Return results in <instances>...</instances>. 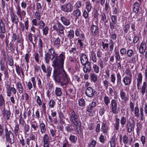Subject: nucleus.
<instances>
[{
  "label": "nucleus",
  "instance_id": "obj_3",
  "mask_svg": "<svg viewBox=\"0 0 147 147\" xmlns=\"http://www.w3.org/2000/svg\"><path fill=\"white\" fill-rule=\"evenodd\" d=\"M117 93L116 91L114 92V95L115 96L114 99H112L111 101L110 108L112 112L114 114L117 113Z\"/></svg>",
  "mask_w": 147,
  "mask_h": 147
},
{
  "label": "nucleus",
  "instance_id": "obj_30",
  "mask_svg": "<svg viewBox=\"0 0 147 147\" xmlns=\"http://www.w3.org/2000/svg\"><path fill=\"white\" fill-rule=\"evenodd\" d=\"M74 32L73 30H71L68 32L67 37L69 39L70 41L73 40L74 36Z\"/></svg>",
  "mask_w": 147,
  "mask_h": 147
},
{
  "label": "nucleus",
  "instance_id": "obj_9",
  "mask_svg": "<svg viewBox=\"0 0 147 147\" xmlns=\"http://www.w3.org/2000/svg\"><path fill=\"white\" fill-rule=\"evenodd\" d=\"M96 92L94 89L90 86L86 88L85 92V94L86 96L89 98H92L94 96Z\"/></svg>",
  "mask_w": 147,
  "mask_h": 147
},
{
  "label": "nucleus",
  "instance_id": "obj_31",
  "mask_svg": "<svg viewBox=\"0 0 147 147\" xmlns=\"http://www.w3.org/2000/svg\"><path fill=\"white\" fill-rule=\"evenodd\" d=\"M90 79L94 82H95L97 80V76L94 73H91L90 74Z\"/></svg>",
  "mask_w": 147,
  "mask_h": 147
},
{
  "label": "nucleus",
  "instance_id": "obj_47",
  "mask_svg": "<svg viewBox=\"0 0 147 147\" xmlns=\"http://www.w3.org/2000/svg\"><path fill=\"white\" fill-rule=\"evenodd\" d=\"M5 105V101L3 96L2 94H0V107H2Z\"/></svg>",
  "mask_w": 147,
  "mask_h": 147
},
{
  "label": "nucleus",
  "instance_id": "obj_62",
  "mask_svg": "<svg viewBox=\"0 0 147 147\" xmlns=\"http://www.w3.org/2000/svg\"><path fill=\"white\" fill-rule=\"evenodd\" d=\"M38 22V25L39 26V28L40 29H42L45 26V24L44 22L42 20H39Z\"/></svg>",
  "mask_w": 147,
  "mask_h": 147
},
{
  "label": "nucleus",
  "instance_id": "obj_55",
  "mask_svg": "<svg viewBox=\"0 0 147 147\" xmlns=\"http://www.w3.org/2000/svg\"><path fill=\"white\" fill-rule=\"evenodd\" d=\"M55 102L53 99L50 100L48 104L49 108H53L55 104Z\"/></svg>",
  "mask_w": 147,
  "mask_h": 147
},
{
  "label": "nucleus",
  "instance_id": "obj_53",
  "mask_svg": "<svg viewBox=\"0 0 147 147\" xmlns=\"http://www.w3.org/2000/svg\"><path fill=\"white\" fill-rule=\"evenodd\" d=\"M102 82L105 88V89H107L108 88L109 84V81H108L107 80L105 79L104 80L103 79Z\"/></svg>",
  "mask_w": 147,
  "mask_h": 147
},
{
  "label": "nucleus",
  "instance_id": "obj_34",
  "mask_svg": "<svg viewBox=\"0 0 147 147\" xmlns=\"http://www.w3.org/2000/svg\"><path fill=\"white\" fill-rule=\"evenodd\" d=\"M31 125L32 130V129L34 131H36L38 128V124L36 121H33L31 123Z\"/></svg>",
  "mask_w": 147,
  "mask_h": 147
},
{
  "label": "nucleus",
  "instance_id": "obj_22",
  "mask_svg": "<svg viewBox=\"0 0 147 147\" xmlns=\"http://www.w3.org/2000/svg\"><path fill=\"white\" fill-rule=\"evenodd\" d=\"M146 43L142 42L140 44L139 48V52L142 54H143L146 50Z\"/></svg>",
  "mask_w": 147,
  "mask_h": 147
},
{
  "label": "nucleus",
  "instance_id": "obj_44",
  "mask_svg": "<svg viewBox=\"0 0 147 147\" xmlns=\"http://www.w3.org/2000/svg\"><path fill=\"white\" fill-rule=\"evenodd\" d=\"M109 24L110 28L112 30L116 29L117 23L110 21Z\"/></svg>",
  "mask_w": 147,
  "mask_h": 147
},
{
  "label": "nucleus",
  "instance_id": "obj_39",
  "mask_svg": "<svg viewBox=\"0 0 147 147\" xmlns=\"http://www.w3.org/2000/svg\"><path fill=\"white\" fill-rule=\"evenodd\" d=\"M90 59L94 63H96L97 61V58L95 53H91V56L90 57Z\"/></svg>",
  "mask_w": 147,
  "mask_h": 147
},
{
  "label": "nucleus",
  "instance_id": "obj_32",
  "mask_svg": "<svg viewBox=\"0 0 147 147\" xmlns=\"http://www.w3.org/2000/svg\"><path fill=\"white\" fill-rule=\"evenodd\" d=\"M116 76L117 78V85H122V84L121 83V76L119 72L117 73Z\"/></svg>",
  "mask_w": 147,
  "mask_h": 147
},
{
  "label": "nucleus",
  "instance_id": "obj_42",
  "mask_svg": "<svg viewBox=\"0 0 147 147\" xmlns=\"http://www.w3.org/2000/svg\"><path fill=\"white\" fill-rule=\"evenodd\" d=\"M69 140L73 143H75L77 140V138L73 135H71L69 137Z\"/></svg>",
  "mask_w": 147,
  "mask_h": 147
},
{
  "label": "nucleus",
  "instance_id": "obj_1",
  "mask_svg": "<svg viewBox=\"0 0 147 147\" xmlns=\"http://www.w3.org/2000/svg\"><path fill=\"white\" fill-rule=\"evenodd\" d=\"M65 58V53L62 52L58 56L52 47L49 49L46 53L44 59L46 63L48 64L50 60H53L52 66L54 68L53 77L55 80L63 86L69 82L70 79L63 68Z\"/></svg>",
  "mask_w": 147,
  "mask_h": 147
},
{
  "label": "nucleus",
  "instance_id": "obj_52",
  "mask_svg": "<svg viewBox=\"0 0 147 147\" xmlns=\"http://www.w3.org/2000/svg\"><path fill=\"white\" fill-rule=\"evenodd\" d=\"M69 146L68 141L66 139H65L62 143V147H69Z\"/></svg>",
  "mask_w": 147,
  "mask_h": 147
},
{
  "label": "nucleus",
  "instance_id": "obj_40",
  "mask_svg": "<svg viewBox=\"0 0 147 147\" xmlns=\"http://www.w3.org/2000/svg\"><path fill=\"white\" fill-rule=\"evenodd\" d=\"M86 8L88 12H90L92 9V6L90 2H87L86 3Z\"/></svg>",
  "mask_w": 147,
  "mask_h": 147
},
{
  "label": "nucleus",
  "instance_id": "obj_48",
  "mask_svg": "<svg viewBox=\"0 0 147 147\" xmlns=\"http://www.w3.org/2000/svg\"><path fill=\"white\" fill-rule=\"evenodd\" d=\"M126 55L128 57H131L134 54V51L132 49H128L126 51Z\"/></svg>",
  "mask_w": 147,
  "mask_h": 147
},
{
  "label": "nucleus",
  "instance_id": "obj_23",
  "mask_svg": "<svg viewBox=\"0 0 147 147\" xmlns=\"http://www.w3.org/2000/svg\"><path fill=\"white\" fill-rule=\"evenodd\" d=\"M72 14L75 17V19H77L81 16V13L79 9H76L73 11Z\"/></svg>",
  "mask_w": 147,
  "mask_h": 147
},
{
  "label": "nucleus",
  "instance_id": "obj_59",
  "mask_svg": "<svg viewBox=\"0 0 147 147\" xmlns=\"http://www.w3.org/2000/svg\"><path fill=\"white\" fill-rule=\"evenodd\" d=\"M36 101L37 103L38 106H40L42 105V101L41 100L39 96H36Z\"/></svg>",
  "mask_w": 147,
  "mask_h": 147
},
{
  "label": "nucleus",
  "instance_id": "obj_16",
  "mask_svg": "<svg viewBox=\"0 0 147 147\" xmlns=\"http://www.w3.org/2000/svg\"><path fill=\"white\" fill-rule=\"evenodd\" d=\"M140 93H141V95L143 96L146 92V90H147V82L144 81L143 82L141 87L140 86Z\"/></svg>",
  "mask_w": 147,
  "mask_h": 147
},
{
  "label": "nucleus",
  "instance_id": "obj_5",
  "mask_svg": "<svg viewBox=\"0 0 147 147\" xmlns=\"http://www.w3.org/2000/svg\"><path fill=\"white\" fill-rule=\"evenodd\" d=\"M61 10L65 12H72L74 9V6L73 4L70 2H68L63 5H61Z\"/></svg>",
  "mask_w": 147,
  "mask_h": 147
},
{
  "label": "nucleus",
  "instance_id": "obj_51",
  "mask_svg": "<svg viewBox=\"0 0 147 147\" xmlns=\"http://www.w3.org/2000/svg\"><path fill=\"white\" fill-rule=\"evenodd\" d=\"M7 93V96H11V91L10 89V85H7L6 87Z\"/></svg>",
  "mask_w": 147,
  "mask_h": 147
},
{
  "label": "nucleus",
  "instance_id": "obj_20",
  "mask_svg": "<svg viewBox=\"0 0 147 147\" xmlns=\"http://www.w3.org/2000/svg\"><path fill=\"white\" fill-rule=\"evenodd\" d=\"M16 88L20 94L22 93L24 90V88L20 81H18L16 83Z\"/></svg>",
  "mask_w": 147,
  "mask_h": 147
},
{
  "label": "nucleus",
  "instance_id": "obj_57",
  "mask_svg": "<svg viewBox=\"0 0 147 147\" xmlns=\"http://www.w3.org/2000/svg\"><path fill=\"white\" fill-rule=\"evenodd\" d=\"M49 29L47 26L43 28L42 29L43 34V35L46 36L48 33Z\"/></svg>",
  "mask_w": 147,
  "mask_h": 147
},
{
  "label": "nucleus",
  "instance_id": "obj_6",
  "mask_svg": "<svg viewBox=\"0 0 147 147\" xmlns=\"http://www.w3.org/2000/svg\"><path fill=\"white\" fill-rule=\"evenodd\" d=\"M6 32V28L5 23L1 19H0V38L3 41L5 36V33Z\"/></svg>",
  "mask_w": 147,
  "mask_h": 147
},
{
  "label": "nucleus",
  "instance_id": "obj_7",
  "mask_svg": "<svg viewBox=\"0 0 147 147\" xmlns=\"http://www.w3.org/2000/svg\"><path fill=\"white\" fill-rule=\"evenodd\" d=\"M16 13L18 16L22 20L25 17L26 13L25 11L22 10L20 7L18 5L16 7Z\"/></svg>",
  "mask_w": 147,
  "mask_h": 147
},
{
  "label": "nucleus",
  "instance_id": "obj_49",
  "mask_svg": "<svg viewBox=\"0 0 147 147\" xmlns=\"http://www.w3.org/2000/svg\"><path fill=\"white\" fill-rule=\"evenodd\" d=\"M55 94L58 96H61L62 94V92L61 89L59 88H56L55 90Z\"/></svg>",
  "mask_w": 147,
  "mask_h": 147
},
{
  "label": "nucleus",
  "instance_id": "obj_26",
  "mask_svg": "<svg viewBox=\"0 0 147 147\" xmlns=\"http://www.w3.org/2000/svg\"><path fill=\"white\" fill-rule=\"evenodd\" d=\"M96 103L95 102L93 101L90 104L88 107L87 111L89 112H92V111L94 112V111L92 110V109L96 107Z\"/></svg>",
  "mask_w": 147,
  "mask_h": 147
},
{
  "label": "nucleus",
  "instance_id": "obj_33",
  "mask_svg": "<svg viewBox=\"0 0 147 147\" xmlns=\"http://www.w3.org/2000/svg\"><path fill=\"white\" fill-rule=\"evenodd\" d=\"M40 128L42 134L44 133L46 130L45 125L44 123H41L40 124Z\"/></svg>",
  "mask_w": 147,
  "mask_h": 147
},
{
  "label": "nucleus",
  "instance_id": "obj_27",
  "mask_svg": "<svg viewBox=\"0 0 147 147\" xmlns=\"http://www.w3.org/2000/svg\"><path fill=\"white\" fill-rule=\"evenodd\" d=\"M101 131L104 134L107 133L108 129V127L105 123H102L101 127Z\"/></svg>",
  "mask_w": 147,
  "mask_h": 147
},
{
  "label": "nucleus",
  "instance_id": "obj_14",
  "mask_svg": "<svg viewBox=\"0 0 147 147\" xmlns=\"http://www.w3.org/2000/svg\"><path fill=\"white\" fill-rule=\"evenodd\" d=\"M98 27V26L92 24L91 25L90 30L92 34L96 36L99 33Z\"/></svg>",
  "mask_w": 147,
  "mask_h": 147
},
{
  "label": "nucleus",
  "instance_id": "obj_45",
  "mask_svg": "<svg viewBox=\"0 0 147 147\" xmlns=\"http://www.w3.org/2000/svg\"><path fill=\"white\" fill-rule=\"evenodd\" d=\"M109 50L112 51L113 49L114 42L112 40H109Z\"/></svg>",
  "mask_w": 147,
  "mask_h": 147
},
{
  "label": "nucleus",
  "instance_id": "obj_37",
  "mask_svg": "<svg viewBox=\"0 0 147 147\" xmlns=\"http://www.w3.org/2000/svg\"><path fill=\"white\" fill-rule=\"evenodd\" d=\"M101 45L102 47V50L106 51L108 48L109 44L108 43H105L104 42L102 41L101 42Z\"/></svg>",
  "mask_w": 147,
  "mask_h": 147
},
{
  "label": "nucleus",
  "instance_id": "obj_54",
  "mask_svg": "<svg viewBox=\"0 0 147 147\" xmlns=\"http://www.w3.org/2000/svg\"><path fill=\"white\" fill-rule=\"evenodd\" d=\"M123 141L124 145H126L128 142V138L126 134L124 135L123 136Z\"/></svg>",
  "mask_w": 147,
  "mask_h": 147
},
{
  "label": "nucleus",
  "instance_id": "obj_60",
  "mask_svg": "<svg viewBox=\"0 0 147 147\" xmlns=\"http://www.w3.org/2000/svg\"><path fill=\"white\" fill-rule=\"evenodd\" d=\"M16 67V70L18 74L20 75V72H22V70L21 68L20 67L19 65H15Z\"/></svg>",
  "mask_w": 147,
  "mask_h": 147
},
{
  "label": "nucleus",
  "instance_id": "obj_46",
  "mask_svg": "<svg viewBox=\"0 0 147 147\" xmlns=\"http://www.w3.org/2000/svg\"><path fill=\"white\" fill-rule=\"evenodd\" d=\"M93 68L94 71L97 74L99 73V66L96 64H93Z\"/></svg>",
  "mask_w": 147,
  "mask_h": 147
},
{
  "label": "nucleus",
  "instance_id": "obj_21",
  "mask_svg": "<svg viewBox=\"0 0 147 147\" xmlns=\"http://www.w3.org/2000/svg\"><path fill=\"white\" fill-rule=\"evenodd\" d=\"M140 5L137 2H135L133 5V11L136 13H137L139 11Z\"/></svg>",
  "mask_w": 147,
  "mask_h": 147
},
{
  "label": "nucleus",
  "instance_id": "obj_11",
  "mask_svg": "<svg viewBox=\"0 0 147 147\" xmlns=\"http://www.w3.org/2000/svg\"><path fill=\"white\" fill-rule=\"evenodd\" d=\"M10 13L12 22L14 23L17 26L18 22V18L16 15L15 14L12 8L10 10Z\"/></svg>",
  "mask_w": 147,
  "mask_h": 147
},
{
  "label": "nucleus",
  "instance_id": "obj_19",
  "mask_svg": "<svg viewBox=\"0 0 147 147\" xmlns=\"http://www.w3.org/2000/svg\"><path fill=\"white\" fill-rule=\"evenodd\" d=\"M80 61L82 65H85L89 62L86 55L83 53L80 56Z\"/></svg>",
  "mask_w": 147,
  "mask_h": 147
},
{
  "label": "nucleus",
  "instance_id": "obj_13",
  "mask_svg": "<svg viewBox=\"0 0 147 147\" xmlns=\"http://www.w3.org/2000/svg\"><path fill=\"white\" fill-rule=\"evenodd\" d=\"M134 126V123H132L129 120H127L126 123L125 127H126L127 132L129 133H130L133 128Z\"/></svg>",
  "mask_w": 147,
  "mask_h": 147
},
{
  "label": "nucleus",
  "instance_id": "obj_58",
  "mask_svg": "<svg viewBox=\"0 0 147 147\" xmlns=\"http://www.w3.org/2000/svg\"><path fill=\"white\" fill-rule=\"evenodd\" d=\"M75 6L76 9H79L82 6V3L80 1H77L75 4Z\"/></svg>",
  "mask_w": 147,
  "mask_h": 147
},
{
  "label": "nucleus",
  "instance_id": "obj_4",
  "mask_svg": "<svg viewBox=\"0 0 147 147\" xmlns=\"http://www.w3.org/2000/svg\"><path fill=\"white\" fill-rule=\"evenodd\" d=\"M5 132L6 141L11 144L13 143L14 142V137L12 132L10 130L8 131L7 128H5Z\"/></svg>",
  "mask_w": 147,
  "mask_h": 147
},
{
  "label": "nucleus",
  "instance_id": "obj_64",
  "mask_svg": "<svg viewBox=\"0 0 147 147\" xmlns=\"http://www.w3.org/2000/svg\"><path fill=\"white\" fill-rule=\"evenodd\" d=\"M34 56L36 62L37 63H38L39 61V58L40 57L39 54L37 53H35L34 54Z\"/></svg>",
  "mask_w": 147,
  "mask_h": 147
},
{
  "label": "nucleus",
  "instance_id": "obj_63",
  "mask_svg": "<svg viewBox=\"0 0 147 147\" xmlns=\"http://www.w3.org/2000/svg\"><path fill=\"white\" fill-rule=\"evenodd\" d=\"M96 144V142L95 140H92L91 142L89 144L88 147H94Z\"/></svg>",
  "mask_w": 147,
  "mask_h": 147
},
{
  "label": "nucleus",
  "instance_id": "obj_41",
  "mask_svg": "<svg viewBox=\"0 0 147 147\" xmlns=\"http://www.w3.org/2000/svg\"><path fill=\"white\" fill-rule=\"evenodd\" d=\"M19 126L18 124H16L15 127L14 128L13 132L15 136H17L19 134Z\"/></svg>",
  "mask_w": 147,
  "mask_h": 147
},
{
  "label": "nucleus",
  "instance_id": "obj_28",
  "mask_svg": "<svg viewBox=\"0 0 147 147\" xmlns=\"http://www.w3.org/2000/svg\"><path fill=\"white\" fill-rule=\"evenodd\" d=\"M60 38L59 37H57L55 39L53 45L55 48L58 49L60 46Z\"/></svg>",
  "mask_w": 147,
  "mask_h": 147
},
{
  "label": "nucleus",
  "instance_id": "obj_2",
  "mask_svg": "<svg viewBox=\"0 0 147 147\" xmlns=\"http://www.w3.org/2000/svg\"><path fill=\"white\" fill-rule=\"evenodd\" d=\"M69 119L72 123L75 126H78V124L80 123L78 115L73 110L69 115Z\"/></svg>",
  "mask_w": 147,
  "mask_h": 147
},
{
  "label": "nucleus",
  "instance_id": "obj_25",
  "mask_svg": "<svg viewBox=\"0 0 147 147\" xmlns=\"http://www.w3.org/2000/svg\"><path fill=\"white\" fill-rule=\"evenodd\" d=\"M60 20L63 24L65 26H68L70 24V20L64 16L61 17Z\"/></svg>",
  "mask_w": 147,
  "mask_h": 147
},
{
  "label": "nucleus",
  "instance_id": "obj_17",
  "mask_svg": "<svg viewBox=\"0 0 147 147\" xmlns=\"http://www.w3.org/2000/svg\"><path fill=\"white\" fill-rule=\"evenodd\" d=\"M37 20L36 19H34L32 21V25L31 27L30 30L34 34H35V32L36 30L37 29L34 26H38V22H37Z\"/></svg>",
  "mask_w": 147,
  "mask_h": 147
},
{
  "label": "nucleus",
  "instance_id": "obj_50",
  "mask_svg": "<svg viewBox=\"0 0 147 147\" xmlns=\"http://www.w3.org/2000/svg\"><path fill=\"white\" fill-rule=\"evenodd\" d=\"M101 17V20H102L105 23L107 22V19L105 14L104 13H102L100 15Z\"/></svg>",
  "mask_w": 147,
  "mask_h": 147
},
{
  "label": "nucleus",
  "instance_id": "obj_35",
  "mask_svg": "<svg viewBox=\"0 0 147 147\" xmlns=\"http://www.w3.org/2000/svg\"><path fill=\"white\" fill-rule=\"evenodd\" d=\"M103 99L105 105L107 106H108L110 102H111L109 96H107L106 95L104 96Z\"/></svg>",
  "mask_w": 147,
  "mask_h": 147
},
{
  "label": "nucleus",
  "instance_id": "obj_38",
  "mask_svg": "<svg viewBox=\"0 0 147 147\" xmlns=\"http://www.w3.org/2000/svg\"><path fill=\"white\" fill-rule=\"evenodd\" d=\"M115 56L116 62H120L121 61V57L118 51H115Z\"/></svg>",
  "mask_w": 147,
  "mask_h": 147
},
{
  "label": "nucleus",
  "instance_id": "obj_15",
  "mask_svg": "<svg viewBox=\"0 0 147 147\" xmlns=\"http://www.w3.org/2000/svg\"><path fill=\"white\" fill-rule=\"evenodd\" d=\"M132 77L125 76L123 79V82L125 86H129L131 83Z\"/></svg>",
  "mask_w": 147,
  "mask_h": 147
},
{
  "label": "nucleus",
  "instance_id": "obj_24",
  "mask_svg": "<svg viewBox=\"0 0 147 147\" xmlns=\"http://www.w3.org/2000/svg\"><path fill=\"white\" fill-rule=\"evenodd\" d=\"M75 126L74 124H68L65 127V129L67 131L71 132L75 130Z\"/></svg>",
  "mask_w": 147,
  "mask_h": 147
},
{
  "label": "nucleus",
  "instance_id": "obj_56",
  "mask_svg": "<svg viewBox=\"0 0 147 147\" xmlns=\"http://www.w3.org/2000/svg\"><path fill=\"white\" fill-rule=\"evenodd\" d=\"M85 101L82 98H80L79 99L78 102V104L81 107L84 106L85 104Z\"/></svg>",
  "mask_w": 147,
  "mask_h": 147
},
{
  "label": "nucleus",
  "instance_id": "obj_43",
  "mask_svg": "<svg viewBox=\"0 0 147 147\" xmlns=\"http://www.w3.org/2000/svg\"><path fill=\"white\" fill-rule=\"evenodd\" d=\"M134 115L136 117H139L140 116L139 109L138 106H136L135 107Z\"/></svg>",
  "mask_w": 147,
  "mask_h": 147
},
{
  "label": "nucleus",
  "instance_id": "obj_18",
  "mask_svg": "<svg viewBox=\"0 0 147 147\" xmlns=\"http://www.w3.org/2000/svg\"><path fill=\"white\" fill-rule=\"evenodd\" d=\"M84 65L83 67L84 72L85 73H87L90 72L92 69L91 63L90 62L87 63L85 65Z\"/></svg>",
  "mask_w": 147,
  "mask_h": 147
},
{
  "label": "nucleus",
  "instance_id": "obj_12",
  "mask_svg": "<svg viewBox=\"0 0 147 147\" xmlns=\"http://www.w3.org/2000/svg\"><path fill=\"white\" fill-rule=\"evenodd\" d=\"M42 142L44 147H49L50 141L49 136L47 134H46L44 136Z\"/></svg>",
  "mask_w": 147,
  "mask_h": 147
},
{
  "label": "nucleus",
  "instance_id": "obj_10",
  "mask_svg": "<svg viewBox=\"0 0 147 147\" xmlns=\"http://www.w3.org/2000/svg\"><path fill=\"white\" fill-rule=\"evenodd\" d=\"M41 69L43 71L47 74L46 75L47 77H50L52 70V67L50 65L47 66V68L44 64L42 63L41 65Z\"/></svg>",
  "mask_w": 147,
  "mask_h": 147
},
{
  "label": "nucleus",
  "instance_id": "obj_29",
  "mask_svg": "<svg viewBox=\"0 0 147 147\" xmlns=\"http://www.w3.org/2000/svg\"><path fill=\"white\" fill-rule=\"evenodd\" d=\"M120 94L121 99L123 100L124 101H126L128 100V98L126 96L125 93L124 92L123 89H121L120 92Z\"/></svg>",
  "mask_w": 147,
  "mask_h": 147
},
{
  "label": "nucleus",
  "instance_id": "obj_8",
  "mask_svg": "<svg viewBox=\"0 0 147 147\" xmlns=\"http://www.w3.org/2000/svg\"><path fill=\"white\" fill-rule=\"evenodd\" d=\"M53 27L54 30H56L57 32H58L59 34H64V30L65 29V28L60 22H58L57 23V25H54L53 26Z\"/></svg>",
  "mask_w": 147,
  "mask_h": 147
},
{
  "label": "nucleus",
  "instance_id": "obj_61",
  "mask_svg": "<svg viewBox=\"0 0 147 147\" xmlns=\"http://www.w3.org/2000/svg\"><path fill=\"white\" fill-rule=\"evenodd\" d=\"M110 142L111 147H115V139L112 137L111 140L109 142Z\"/></svg>",
  "mask_w": 147,
  "mask_h": 147
},
{
  "label": "nucleus",
  "instance_id": "obj_36",
  "mask_svg": "<svg viewBox=\"0 0 147 147\" xmlns=\"http://www.w3.org/2000/svg\"><path fill=\"white\" fill-rule=\"evenodd\" d=\"M126 118L125 117L123 116L121 118L120 121L121 126L123 127L127 122Z\"/></svg>",
  "mask_w": 147,
  "mask_h": 147
}]
</instances>
